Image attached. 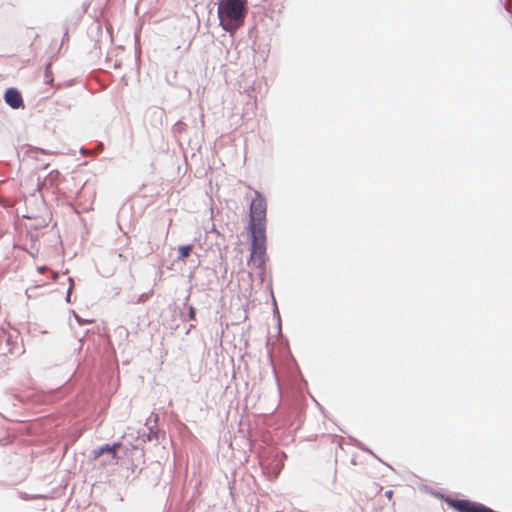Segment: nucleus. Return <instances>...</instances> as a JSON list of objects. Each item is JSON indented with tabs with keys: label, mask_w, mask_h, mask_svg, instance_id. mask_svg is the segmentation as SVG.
<instances>
[{
	"label": "nucleus",
	"mask_w": 512,
	"mask_h": 512,
	"mask_svg": "<svg viewBox=\"0 0 512 512\" xmlns=\"http://www.w3.org/2000/svg\"><path fill=\"white\" fill-rule=\"evenodd\" d=\"M451 506L458 512H496L481 503L469 500H453Z\"/></svg>",
	"instance_id": "nucleus-4"
},
{
	"label": "nucleus",
	"mask_w": 512,
	"mask_h": 512,
	"mask_svg": "<svg viewBox=\"0 0 512 512\" xmlns=\"http://www.w3.org/2000/svg\"><path fill=\"white\" fill-rule=\"evenodd\" d=\"M121 444L120 443H115L113 444L112 446L110 445H105V446H102L100 447L99 449L95 450L94 451V457L95 458H98L100 457L103 453L105 452H108V453H111L112 457L114 459H117L118 456H117V450L118 448H120Z\"/></svg>",
	"instance_id": "nucleus-7"
},
{
	"label": "nucleus",
	"mask_w": 512,
	"mask_h": 512,
	"mask_svg": "<svg viewBox=\"0 0 512 512\" xmlns=\"http://www.w3.org/2000/svg\"><path fill=\"white\" fill-rule=\"evenodd\" d=\"M44 82L51 87H54V75L52 71V64L48 63L44 70Z\"/></svg>",
	"instance_id": "nucleus-8"
},
{
	"label": "nucleus",
	"mask_w": 512,
	"mask_h": 512,
	"mask_svg": "<svg viewBox=\"0 0 512 512\" xmlns=\"http://www.w3.org/2000/svg\"><path fill=\"white\" fill-rule=\"evenodd\" d=\"M251 251L248 265L260 269L266 261V231L265 226H250Z\"/></svg>",
	"instance_id": "nucleus-2"
},
{
	"label": "nucleus",
	"mask_w": 512,
	"mask_h": 512,
	"mask_svg": "<svg viewBox=\"0 0 512 512\" xmlns=\"http://www.w3.org/2000/svg\"><path fill=\"white\" fill-rule=\"evenodd\" d=\"M393 495V491L392 490H389L386 492V496L390 499Z\"/></svg>",
	"instance_id": "nucleus-11"
},
{
	"label": "nucleus",
	"mask_w": 512,
	"mask_h": 512,
	"mask_svg": "<svg viewBox=\"0 0 512 512\" xmlns=\"http://www.w3.org/2000/svg\"><path fill=\"white\" fill-rule=\"evenodd\" d=\"M451 506L458 512H496L481 503L469 500H453Z\"/></svg>",
	"instance_id": "nucleus-5"
},
{
	"label": "nucleus",
	"mask_w": 512,
	"mask_h": 512,
	"mask_svg": "<svg viewBox=\"0 0 512 512\" xmlns=\"http://www.w3.org/2000/svg\"><path fill=\"white\" fill-rule=\"evenodd\" d=\"M52 276H53V279H57L58 278V273L57 272H52Z\"/></svg>",
	"instance_id": "nucleus-13"
},
{
	"label": "nucleus",
	"mask_w": 512,
	"mask_h": 512,
	"mask_svg": "<svg viewBox=\"0 0 512 512\" xmlns=\"http://www.w3.org/2000/svg\"><path fill=\"white\" fill-rule=\"evenodd\" d=\"M4 99L6 103L13 109H19L24 107L23 98L20 92L14 88H10L6 91Z\"/></svg>",
	"instance_id": "nucleus-6"
},
{
	"label": "nucleus",
	"mask_w": 512,
	"mask_h": 512,
	"mask_svg": "<svg viewBox=\"0 0 512 512\" xmlns=\"http://www.w3.org/2000/svg\"><path fill=\"white\" fill-rule=\"evenodd\" d=\"M195 317H196L195 308L193 306H190V308H189V319L190 320H195Z\"/></svg>",
	"instance_id": "nucleus-10"
},
{
	"label": "nucleus",
	"mask_w": 512,
	"mask_h": 512,
	"mask_svg": "<svg viewBox=\"0 0 512 512\" xmlns=\"http://www.w3.org/2000/svg\"><path fill=\"white\" fill-rule=\"evenodd\" d=\"M191 251H192L191 245L180 246L178 249V252H179L178 258L180 260H185L190 255Z\"/></svg>",
	"instance_id": "nucleus-9"
},
{
	"label": "nucleus",
	"mask_w": 512,
	"mask_h": 512,
	"mask_svg": "<svg viewBox=\"0 0 512 512\" xmlns=\"http://www.w3.org/2000/svg\"><path fill=\"white\" fill-rule=\"evenodd\" d=\"M246 14V0H223L218 6L220 25L229 33L243 25Z\"/></svg>",
	"instance_id": "nucleus-1"
},
{
	"label": "nucleus",
	"mask_w": 512,
	"mask_h": 512,
	"mask_svg": "<svg viewBox=\"0 0 512 512\" xmlns=\"http://www.w3.org/2000/svg\"><path fill=\"white\" fill-rule=\"evenodd\" d=\"M267 203L265 198L255 192V196L250 204V224H261L266 221Z\"/></svg>",
	"instance_id": "nucleus-3"
},
{
	"label": "nucleus",
	"mask_w": 512,
	"mask_h": 512,
	"mask_svg": "<svg viewBox=\"0 0 512 512\" xmlns=\"http://www.w3.org/2000/svg\"><path fill=\"white\" fill-rule=\"evenodd\" d=\"M47 268L45 266H42V267H38V271L40 273H43Z\"/></svg>",
	"instance_id": "nucleus-12"
}]
</instances>
